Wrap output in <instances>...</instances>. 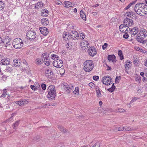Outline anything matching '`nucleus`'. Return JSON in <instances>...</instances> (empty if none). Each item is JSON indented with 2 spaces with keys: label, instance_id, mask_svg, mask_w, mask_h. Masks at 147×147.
<instances>
[{
  "label": "nucleus",
  "instance_id": "c85d7f7f",
  "mask_svg": "<svg viewBox=\"0 0 147 147\" xmlns=\"http://www.w3.org/2000/svg\"><path fill=\"white\" fill-rule=\"evenodd\" d=\"M134 15L135 14L132 11L127 12L125 14V16L129 18H132V16H134Z\"/></svg>",
  "mask_w": 147,
  "mask_h": 147
},
{
  "label": "nucleus",
  "instance_id": "a19ab883",
  "mask_svg": "<svg viewBox=\"0 0 147 147\" xmlns=\"http://www.w3.org/2000/svg\"><path fill=\"white\" fill-rule=\"evenodd\" d=\"M51 59H58L59 58L58 56L55 54L51 55Z\"/></svg>",
  "mask_w": 147,
  "mask_h": 147
},
{
  "label": "nucleus",
  "instance_id": "69168bd1",
  "mask_svg": "<svg viewBox=\"0 0 147 147\" xmlns=\"http://www.w3.org/2000/svg\"><path fill=\"white\" fill-rule=\"evenodd\" d=\"M108 44L107 43H105L104 45L102 46V48L103 50L105 49L107 47Z\"/></svg>",
  "mask_w": 147,
  "mask_h": 147
},
{
  "label": "nucleus",
  "instance_id": "2f4dec72",
  "mask_svg": "<svg viewBox=\"0 0 147 147\" xmlns=\"http://www.w3.org/2000/svg\"><path fill=\"white\" fill-rule=\"evenodd\" d=\"M130 64L131 63L129 61L125 62V70L128 69V68L131 67V65Z\"/></svg>",
  "mask_w": 147,
  "mask_h": 147
},
{
  "label": "nucleus",
  "instance_id": "aec40b11",
  "mask_svg": "<svg viewBox=\"0 0 147 147\" xmlns=\"http://www.w3.org/2000/svg\"><path fill=\"white\" fill-rule=\"evenodd\" d=\"M63 39L65 40L69 39L71 38V34L69 35V33L64 32L63 33Z\"/></svg>",
  "mask_w": 147,
  "mask_h": 147
},
{
  "label": "nucleus",
  "instance_id": "603ef678",
  "mask_svg": "<svg viewBox=\"0 0 147 147\" xmlns=\"http://www.w3.org/2000/svg\"><path fill=\"white\" fill-rule=\"evenodd\" d=\"M41 87L42 89L44 90H45L46 88V86L45 84H42Z\"/></svg>",
  "mask_w": 147,
  "mask_h": 147
},
{
  "label": "nucleus",
  "instance_id": "bf43d9fd",
  "mask_svg": "<svg viewBox=\"0 0 147 147\" xmlns=\"http://www.w3.org/2000/svg\"><path fill=\"white\" fill-rule=\"evenodd\" d=\"M93 78L94 80L97 81L98 80L99 77L98 76H93Z\"/></svg>",
  "mask_w": 147,
  "mask_h": 147
},
{
  "label": "nucleus",
  "instance_id": "72a5a7b5",
  "mask_svg": "<svg viewBox=\"0 0 147 147\" xmlns=\"http://www.w3.org/2000/svg\"><path fill=\"white\" fill-rule=\"evenodd\" d=\"M20 64V62H18V60L15 59L13 60V65H14L16 67L19 66Z\"/></svg>",
  "mask_w": 147,
  "mask_h": 147
},
{
  "label": "nucleus",
  "instance_id": "9b49d317",
  "mask_svg": "<svg viewBox=\"0 0 147 147\" xmlns=\"http://www.w3.org/2000/svg\"><path fill=\"white\" fill-rule=\"evenodd\" d=\"M62 88L65 90L67 93L68 94L70 92V89H72V88H70L66 83H63L62 85Z\"/></svg>",
  "mask_w": 147,
  "mask_h": 147
},
{
  "label": "nucleus",
  "instance_id": "c756f323",
  "mask_svg": "<svg viewBox=\"0 0 147 147\" xmlns=\"http://www.w3.org/2000/svg\"><path fill=\"white\" fill-rule=\"evenodd\" d=\"M80 16L81 18L84 20H86V18L84 12L82 10H81L80 12Z\"/></svg>",
  "mask_w": 147,
  "mask_h": 147
},
{
  "label": "nucleus",
  "instance_id": "6e6d98bb",
  "mask_svg": "<svg viewBox=\"0 0 147 147\" xmlns=\"http://www.w3.org/2000/svg\"><path fill=\"white\" fill-rule=\"evenodd\" d=\"M30 87L32 89L34 90H36L37 89V88L34 86L31 85Z\"/></svg>",
  "mask_w": 147,
  "mask_h": 147
},
{
  "label": "nucleus",
  "instance_id": "3c124183",
  "mask_svg": "<svg viewBox=\"0 0 147 147\" xmlns=\"http://www.w3.org/2000/svg\"><path fill=\"white\" fill-rule=\"evenodd\" d=\"M146 14V13L143 9L142 12V11H140L139 15H140L141 16H144Z\"/></svg>",
  "mask_w": 147,
  "mask_h": 147
},
{
  "label": "nucleus",
  "instance_id": "ea45409f",
  "mask_svg": "<svg viewBox=\"0 0 147 147\" xmlns=\"http://www.w3.org/2000/svg\"><path fill=\"white\" fill-rule=\"evenodd\" d=\"M35 63L36 64L38 65H40L41 63V59L39 58H37L35 60Z\"/></svg>",
  "mask_w": 147,
  "mask_h": 147
},
{
  "label": "nucleus",
  "instance_id": "f8f14e48",
  "mask_svg": "<svg viewBox=\"0 0 147 147\" xmlns=\"http://www.w3.org/2000/svg\"><path fill=\"white\" fill-rule=\"evenodd\" d=\"M137 38L136 39L137 41L142 43H144L146 42V40H144V39L146 37L144 36L138 35V34L137 35Z\"/></svg>",
  "mask_w": 147,
  "mask_h": 147
},
{
  "label": "nucleus",
  "instance_id": "f03ea898",
  "mask_svg": "<svg viewBox=\"0 0 147 147\" xmlns=\"http://www.w3.org/2000/svg\"><path fill=\"white\" fill-rule=\"evenodd\" d=\"M84 69L86 72H89L93 69L94 66L93 61L91 60L86 61L84 63Z\"/></svg>",
  "mask_w": 147,
  "mask_h": 147
},
{
  "label": "nucleus",
  "instance_id": "0eeeda50",
  "mask_svg": "<svg viewBox=\"0 0 147 147\" xmlns=\"http://www.w3.org/2000/svg\"><path fill=\"white\" fill-rule=\"evenodd\" d=\"M53 63L54 66L58 68H61L63 65L62 61L61 60L59 59L55 60L53 61Z\"/></svg>",
  "mask_w": 147,
  "mask_h": 147
},
{
  "label": "nucleus",
  "instance_id": "4be33fe9",
  "mask_svg": "<svg viewBox=\"0 0 147 147\" xmlns=\"http://www.w3.org/2000/svg\"><path fill=\"white\" fill-rule=\"evenodd\" d=\"M58 128L63 133H64L65 132L67 133L68 132L67 130L60 125H58Z\"/></svg>",
  "mask_w": 147,
  "mask_h": 147
},
{
  "label": "nucleus",
  "instance_id": "a878e982",
  "mask_svg": "<svg viewBox=\"0 0 147 147\" xmlns=\"http://www.w3.org/2000/svg\"><path fill=\"white\" fill-rule=\"evenodd\" d=\"M48 11L46 9H42L41 11V14L42 16L46 17L48 15Z\"/></svg>",
  "mask_w": 147,
  "mask_h": 147
},
{
  "label": "nucleus",
  "instance_id": "e433bc0d",
  "mask_svg": "<svg viewBox=\"0 0 147 147\" xmlns=\"http://www.w3.org/2000/svg\"><path fill=\"white\" fill-rule=\"evenodd\" d=\"M115 112L118 113H123L125 112V111L122 108H119L118 110H115Z\"/></svg>",
  "mask_w": 147,
  "mask_h": 147
},
{
  "label": "nucleus",
  "instance_id": "864d4df0",
  "mask_svg": "<svg viewBox=\"0 0 147 147\" xmlns=\"http://www.w3.org/2000/svg\"><path fill=\"white\" fill-rule=\"evenodd\" d=\"M14 116V114L12 113L11 115V117L7 120H6V121L7 122H8L9 121H11L13 120V117Z\"/></svg>",
  "mask_w": 147,
  "mask_h": 147
},
{
  "label": "nucleus",
  "instance_id": "774afa93",
  "mask_svg": "<svg viewBox=\"0 0 147 147\" xmlns=\"http://www.w3.org/2000/svg\"><path fill=\"white\" fill-rule=\"evenodd\" d=\"M142 80V81L145 83L147 82V78H145L144 76H143V77Z\"/></svg>",
  "mask_w": 147,
  "mask_h": 147
},
{
  "label": "nucleus",
  "instance_id": "7ed1b4c3",
  "mask_svg": "<svg viewBox=\"0 0 147 147\" xmlns=\"http://www.w3.org/2000/svg\"><path fill=\"white\" fill-rule=\"evenodd\" d=\"M12 44L15 48L20 49L22 47L23 43L22 40L20 38H18L14 40Z\"/></svg>",
  "mask_w": 147,
  "mask_h": 147
},
{
  "label": "nucleus",
  "instance_id": "de8ad7c7",
  "mask_svg": "<svg viewBox=\"0 0 147 147\" xmlns=\"http://www.w3.org/2000/svg\"><path fill=\"white\" fill-rule=\"evenodd\" d=\"M96 94L98 97H101V93L100 91V90L98 89L96 90Z\"/></svg>",
  "mask_w": 147,
  "mask_h": 147
},
{
  "label": "nucleus",
  "instance_id": "20e7f679",
  "mask_svg": "<svg viewBox=\"0 0 147 147\" xmlns=\"http://www.w3.org/2000/svg\"><path fill=\"white\" fill-rule=\"evenodd\" d=\"M26 36L30 40H33L35 39L36 36V33L35 31L31 30L28 31L26 33Z\"/></svg>",
  "mask_w": 147,
  "mask_h": 147
},
{
  "label": "nucleus",
  "instance_id": "e2e57ef3",
  "mask_svg": "<svg viewBox=\"0 0 147 147\" xmlns=\"http://www.w3.org/2000/svg\"><path fill=\"white\" fill-rule=\"evenodd\" d=\"M134 129H132L131 128H129V127H128L127 128H125V131H131L132 130Z\"/></svg>",
  "mask_w": 147,
  "mask_h": 147
},
{
  "label": "nucleus",
  "instance_id": "423d86ee",
  "mask_svg": "<svg viewBox=\"0 0 147 147\" xmlns=\"http://www.w3.org/2000/svg\"><path fill=\"white\" fill-rule=\"evenodd\" d=\"M144 5L145 4L144 3H139L136 4L134 8L135 11L137 14H139L140 11L142 9V8L144 7Z\"/></svg>",
  "mask_w": 147,
  "mask_h": 147
},
{
  "label": "nucleus",
  "instance_id": "f704fd0d",
  "mask_svg": "<svg viewBox=\"0 0 147 147\" xmlns=\"http://www.w3.org/2000/svg\"><path fill=\"white\" fill-rule=\"evenodd\" d=\"M19 121H17L13 124V127L14 129H17L19 124Z\"/></svg>",
  "mask_w": 147,
  "mask_h": 147
},
{
  "label": "nucleus",
  "instance_id": "a18cd8bd",
  "mask_svg": "<svg viewBox=\"0 0 147 147\" xmlns=\"http://www.w3.org/2000/svg\"><path fill=\"white\" fill-rule=\"evenodd\" d=\"M139 98H137L136 97H134L132 98V99L130 101V104H131L132 103H133L134 101H136L137 99H138Z\"/></svg>",
  "mask_w": 147,
  "mask_h": 147
},
{
  "label": "nucleus",
  "instance_id": "680f3d73",
  "mask_svg": "<svg viewBox=\"0 0 147 147\" xmlns=\"http://www.w3.org/2000/svg\"><path fill=\"white\" fill-rule=\"evenodd\" d=\"M135 49L136 50L138 51H143L142 49L141 48L138 47H136L135 48Z\"/></svg>",
  "mask_w": 147,
  "mask_h": 147
},
{
  "label": "nucleus",
  "instance_id": "5fc2aeb1",
  "mask_svg": "<svg viewBox=\"0 0 147 147\" xmlns=\"http://www.w3.org/2000/svg\"><path fill=\"white\" fill-rule=\"evenodd\" d=\"M74 91L76 92V93H75V94L78 95V94L79 92V88L77 87H76L75 88Z\"/></svg>",
  "mask_w": 147,
  "mask_h": 147
},
{
  "label": "nucleus",
  "instance_id": "473e14b6",
  "mask_svg": "<svg viewBox=\"0 0 147 147\" xmlns=\"http://www.w3.org/2000/svg\"><path fill=\"white\" fill-rule=\"evenodd\" d=\"M43 61L44 63L46 65L49 66L50 65V61L49 59H44Z\"/></svg>",
  "mask_w": 147,
  "mask_h": 147
},
{
  "label": "nucleus",
  "instance_id": "c03bdc74",
  "mask_svg": "<svg viewBox=\"0 0 147 147\" xmlns=\"http://www.w3.org/2000/svg\"><path fill=\"white\" fill-rule=\"evenodd\" d=\"M116 129H117L118 131H125V128L124 127H117Z\"/></svg>",
  "mask_w": 147,
  "mask_h": 147
},
{
  "label": "nucleus",
  "instance_id": "13d9d810",
  "mask_svg": "<svg viewBox=\"0 0 147 147\" xmlns=\"http://www.w3.org/2000/svg\"><path fill=\"white\" fill-rule=\"evenodd\" d=\"M95 85L92 82H90L89 84V86L92 88H93L94 87Z\"/></svg>",
  "mask_w": 147,
  "mask_h": 147
},
{
  "label": "nucleus",
  "instance_id": "f257e3e1",
  "mask_svg": "<svg viewBox=\"0 0 147 147\" xmlns=\"http://www.w3.org/2000/svg\"><path fill=\"white\" fill-rule=\"evenodd\" d=\"M48 94L47 97L50 100H53L55 98V96L56 95V90L55 89V86L53 85L50 86L47 89Z\"/></svg>",
  "mask_w": 147,
  "mask_h": 147
},
{
  "label": "nucleus",
  "instance_id": "dca6fc26",
  "mask_svg": "<svg viewBox=\"0 0 147 147\" xmlns=\"http://www.w3.org/2000/svg\"><path fill=\"white\" fill-rule=\"evenodd\" d=\"M53 74L52 71L51 69H47L45 71V76L51 79V76Z\"/></svg>",
  "mask_w": 147,
  "mask_h": 147
},
{
  "label": "nucleus",
  "instance_id": "6e6552de",
  "mask_svg": "<svg viewBox=\"0 0 147 147\" xmlns=\"http://www.w3.org/2000/svg\"><path fill=\"white\" fill-rule=\"evenodd\" d=\"M123 23L124 24L128 27L132 26L134 24L133 20L132 19L129 18L125 19L124 20Z\"/></svg>",
  "mask_w": 147,
  "mask_h": 147
},
{
  "label": "nucleus",
  "instance_id": "2eb2a0df",
  "mask_svg": "<svg viewBox=\"0 0 147 147\" xmlns=\"http://www.w3.org/2000/svg\"><path fill=\"white\" fill-rule=\"evenodd\" d=\"M10 60L9 58H4L1 60V63L2 65H7L10 64Z\"/></svg>",
  "mask_w": 147,
  "mask_h": 147
},
{
  "label": "nucleus",
  "instance_id": "b1692460",
  "mask_svg": "<svg viewBox=\"0 0 147 147\" xmlns=\"http://www.w3.org/2000/svg\"><path fill=\"white\" fill-rule=\"evenodd\" d=\"M49 53H43L42 55V60L43 61L44 59H49Z\"/></svg>",
  "mask_w": 147,
  "mask_h": 147
},
{
  "label": "nucleus",
  "instance_id": "4c0bfd02",
  "mask_svg": "<svg viewBox=\"0 0 147 147\" xmlns=\"http://www.w3.org/2000/svg\"><path fill=\"white\" fill-rule=\"evenodd\" d=\"M5 7V3L2 1H0V11L2 10Z\"/></svg>",
  "mask_w": 147,
  "mask_h": 147
},
{
  "label": "nucleus",
  "instance_id": "6ab92c4d",
  "mask_svg": "<svg viewBox=\"0 0 147 147\" xmlns=\"http://www.w3.org/2000/svg\"><path fill=\"white\" fill-rule=\"evenodd\" d=\"M138 34L144 37H146L147 36V32L145 29L141 28L139 31V33Z\"/></svg>",
  "mask_w": 147,
  "mask_h": 147
},
{
  "label": "nucleus",
  "instance_id": "0e129e2a",
  "mask_svg": "<svg viewBox=\"0 0 147 147\" xmlns=\"http://www.w3.org/2000/svg\"><path fill=\"white\" fill-rule=\"evenodd\" d=\"M143 8L144 11L146 12V13H147V5L145 4V5L143 7Z\"/></svg>",
  "mask_w": 147,
  "mask_h": 147
},
{
  "label": "nucleus",
  "instance_id": "412c9836",
  "mask_svg": "<svg viewBox=\"0 0 147 147\" xmlns=\"http://www.w3.org/2000/svg\"><path fill=\"white\" fill-rule=\"evenodd\" d=\"M71 38L73 39H75L76 38H78V33L75 31H73L71 33Z\"/></svg>",
  "mask_w": 147,
  "mask_h": 147
},
{
  "label": "nucleus",
  "instance_id": "37998d69",
  "mask_svg": "<svg viewBox=\"0 0 147 147\" xmlns=\"http://www.w3.org/2000/svg\"><path fill=\"white\" fill-rule=\"evenodd\" d=\"M136 1H134L132 3H130L125 8V9H128L133 4H134L136 3Z\"/></svg>",
  "mask_w": 147,
  "mask_h": 147
},
{
  "label": "nucleus",
  "instance_id": "4d7b16f0",
  "mask_svg": "<svg viewBox=\"0 0 147 147\" xmlns=\"http://www.w3.org/2000/svg\"><path fill=\"white\" fill-rule=\"evenodd\" d=\"M16 104H18L20 106H21L23 105V103H21V100L20 101H16Z\"/></svg>",
  "mask_w": 147,
  "mask_h": 147
},
{
  "label": "nucleus",
  "instance_id": "5701e85b",
  "mask_svg": "<svg viewBox=\"0 0 147 147\" xmlns=\"http://www.w3.org/2000/svg\"><path fill=\"white\" fill-rule=\"evenodd\" d=\"M108 59L110 61H112L113 63L115 60H116V57L114 55H109L108 57Z\"/></svg>",
  "mask_w": 147,
  "mask_h": 147
},
{
  "label": "nucleus",
  "instance_id": "c9c22d12",
  "mask_svg": "<svg viewBox=\"0 0 147 147\" xmlns=\"http://www.w3.org/2000/svg\"><path fill=\"white\" fill-rule=\"evenodd\" d=\"M115 89V86H114V84L113 83L112 84V87L108 89V90L110 92H112L114 91Z\"/></svg>",
  "mask_w": 147,
  "mask_h": 147
},
{
  "label": "nucleus",
  "instance_id": "58836bf2",
  "mask_svg": "<svg viewBox=\"0 0 147 147\" xmlns=\"http://www.w3.org/2000/svg\"><path fill=\"white\" fill-rule=\"evenodd\" d=\"M118 54L119 55L120 57V60H122L123 59V55L122 52L121 50H119L118 52Z\"/></svg>",
  "mask_w": 147,
  "mask_h": 147
},
{
  "label": "nucleus",
  "instance_id": "9d476101",
  "mask_svg": "<svg viewBox=\"0 0 147 147\" xmlns=\"http://www.w3.org/2000/svg\"><path fill=\"white\" fill-rule=\"evenodd\" d=\"M3 42L4 44H6L5 45V47H9L10 45H11L12 43L11 42H10V38L8 36L6 37L3 40Z\"/></svg>",
  "mask_w": 147,
  "mask_h": 147
},
{
  "label": "nucleus",
  "instance_id": "ddd939ff",
  "mask_svg": "<svg viewBox=\"0 0 147 147\" xmlns=\"http://www.w3.org/2000/svg\"><path fill=\"white\" fill-rule=\"evenodd\" d=\"M119 29L121 32L124 33L127 30L128 31V29H129V28H128V27L125 24H121L119 26Z\"/></svg>",
  "mask_w": 147,
  "mask_h": 147
},
{
  "label": "nucleus",
  "instance_id": "393cba45",
  "mask_svg": "<svg viewBox=\"0 0 147 147\" xmlns=\"http://www.w3.org/2000/svg\"><path fill=\"white\" fill-rule=\"evenodd\" d=\"M65 5V7H71L74 6V3H71V2L69 1H66L64 2Z\"/></svg>",
  "mask_w": 147,
  "mask_h": 147
},
{
  "label": "nucleus",
  "instance_id": "49530a36",
  "mask_svg": "<svg viewBox=\"0 0 147 147\" xmlns=\"http://www.w3.org/2000/svg\"><path fill=\"white\" fill-rule=\"evenodd\" d=\"M12 69L11 67H7L5 70L7 72H11L12 71Z\"/></svg>",
  "mask_w": 147,
  "mask_h": 147
},
{
  "label": "nucleus",
  "instance_id": "a211bd4d",
  "mask_svg": "<svg viewBox=\"0 0 147 147\" xmlns=\"http://www.w3.org/2000/svg\"><path fill=\"white\" fill-rule=\"evenodd\" d=\"M80 45L81 46V47H84V49H86V48H88L89 44L87 42L86 40H84L81 42Z\"/></svg>",
  "mask_w": 147,
  "mask_h": 147
},
{
  "label": "nucleus",
  "instance_id": "39448f33",
  "mask_svg": "<svg viewBox=\"0 0 147 147\" xmlns=\"http://www.w3.org/2000/svg\"><path fill=\"white\" fill-rule=\"evenodd\" d=\"M102 83L106 85H110L112 83V79L109 76L103 77L102 79Z\"/></svg>",
  "mask_w": 147,
  "mask_h": 147
},
{
  "label": "nucleus",
  "instance_id": "8fccbe9b",
  "mask_svg": "<svg viewBox=\"0 0 147 147\" xmlns=\"http://www.w3.org/2000/svg\"><path fill=\"white\" fill-rule=\"evenodd\" d=\"M136 81H137L139 83H140L141 82V78L139 76L136 78Z\"/></svg>",
  "mask_w": 147,
  "mask_h": 147
},
{
  "label": "nucleus",
  "instance_id": "f3484780",
  "mask_svg": "<svg viewBox=\"0 0 147 147\" xmlns=\"http://www.w3.org/2000/svg\"><path fill=\"white\" fill-rule=\"evenodd\" d=\"M138 31L139 30L138 28L135 27L131 30L130 33L131 36H134L138 33Z\"/></svg>",
  "mask_w": 147,
  "mask_h": 147
},
{
  "label": "nucleus",
  "instance_id": "1a4fd4ad",
  "mask_svg": "<svg viewBox=\"0 0 147 147\" xmlns=\"http://www.w3.org/2000/svg\"><path fill=\"white\" fill-rule=\"evenodd\" d=\"M88 52L89 55L92 57L94 56L96 54V51L93 47L88 48Z\"/></svg>",
  "mask_w": 147,
  "mask_h": 147
},
{
  "label": "nucleus",
  "instance_id": "052dcab7",
  "mask_svg": "<svg viewBox=\"0 0 147 147\" xmlns=\"http://www.w3.org/2000/svg\"><path fill=\"white\" fill-rule=\"evenodd\" d=\"M40 139V136H36L35 138H34L33 140L35 141H38Z\"/></svg>",
  "mask_w": 147,
  "mask_h": 147
},
{
  "label": "nucleus",
  "instance_id": "09e8293b",
  "mask_svg": "<svg viewBox=\"0 0 147 147\" xmlns=\"http://www.w3.org/2000/svg\"><path fill=\"white\" fill-rule=\"evenodd\" d=\"M143 92V88H139L137 90V92L139 94H141Z\"/></svg>",
  "mask_w": 147,
  "mask_h": 147
},
{
  "label": "nucleus",
  "instance_id": "4468645a",
  "mask_svg": "<svg viewBox=\"0 0 147 147\" xmlns=\"http://www.w3.org/2000/svg\"><path fill=\"white\" fill-rule=\"evenodd\" d=\"M40 32L44 35H47L48 33V30L47 28L45 27H40L39 28Z\"/></svg>",
  "mask_w": 147,
  "mask_h": 147
},
{
  "label": "nucleus",
  "instance_id": "7c9ffc66",
  "mask_svg": "<svg viewBox=\"0 0 147 147\" xmlns=\"http://www.w3.org/2000/svg\"><path fill=\"white\" fill-rule=\"evenodd\" d=\"M85 37V36L84 34L83 33H80L78 34V38H76L77 39H83Z\"/></svg>",
  "mask_w": 147,
  "mask_h": 147
},
{
  "label": "nucleus",
  "instance_id": "bb28decb",
  "mask_svg": "<svg viewBox=\"0 0 147 147\" xmlns=\"http://www.w3.org/2000/svg\"><path fill=\"white\" fill-rule=\"evenodd\" d=\"M42 24L44 25H47L49 23L48 19L46 18H43L41 20Z\"/></svg>",
  "mask_w": 147,
  "mask_h": 147
},
{
  "label": "nucleus",
  "instance_id": "79ce46f5",
  "mask_svg": "<svg viewBox=\"0 0 147 147\" xmlns=\"http://www.w3.org/2000/svg\"><path fill=\"white\" fill-rule=\"evenodd\" d=\"M7 90L6 89H4L3 90V93L1 96V97H4L6 96L7 95Z\"/></svg>",
  "mask_w": 147,
  "mask_h": 147
},
{
  "label": "nucleus",
  "instance_id": "338daca9",
  "mask_svg": "<svg viewBox=\"0 0 147 147\" xmlns=\"http://www.w3.org/2000/svg\"><path fill=\"white\" fill-rule=\"evenodd\" d=\"M120 79H121V78H120V76H119V77H117L115 79V82H117L118 83V82H119V80H120Z\"/></svg>",
  "mask_w": 147,
  "mask_h": 147
},
{
  "label": "nucleus",
  "instance_id": "cd10ccee",
  "mask_svg": "<svg viewBox=\"0 0 147 147\" xmlns=\"http://www.w3.org/2000/svg\"><path fill=\"white\" fill-rule=\"evenodd\" d=\"M43 4L42 2H38L35 5V7L36 9H38L39 8L42 7Z\"/></svg>",
  "mask_w": 147,
  "mask_h": 147
}]
</instances>
